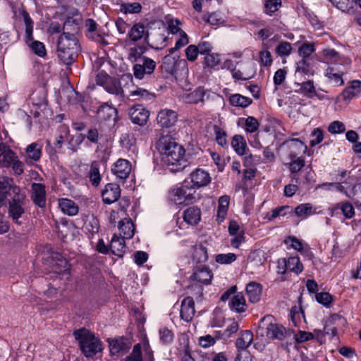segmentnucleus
Instances as JSON below:
<instances>
[{
	"label": "nucleus",
	"mask_w": 361,
	"mask_h": 361,
	"mask_svg": "<svg viewBox=\"0 0 361 361\" xmlns=\"http://www.w3.org/2000/svg\"><path fill=\"white\" fill-rule=\"evenodd\" d=\"M281 4V0H266L264 4L265 12L271 15L278 10Z\"/></svg>",
	"instance_id": "obj_56"
},
{
	"label": "nucleus",
	"mask_w": 361,
	"mask_h": 361,
	"mask_svg": "<svg viewBox=\"0 0 361 361\" xmlns=\"http://www.w3.org/2000/svg\"><path fill=\"white\" fill-rule=\"evenodd\" d=\"M170 197L176 205L187 206L195 203L199 197L194 188L183 185L170 191Z\"/></svg>",
	"instance_id": "obj_6"
},
{
	"label": "nucleus",
	"mask_w": 361,
	"mask_h": 361,
	"mask_svg": "<svg viewBox=\"0 0 361 361\" xmlns=\"http://www.w3.org/2000/svg\"><path fill=\"white\" fill-rule=\"evenodd\" d=\"M13 195L8 199V215L13 223L20 224L19 219L25 214L26 196L21 192L20 188H14Z\"/></svg>",
	"instance_id": "obj_5"
},
{
	"label": "nucleus",
	"mask_w": 361,
	"mask_h": 361,
	"mask_svg": "<svg viewBox=\"0 0 361 361\" xmlns=\"http://www.w3.org/2000/svg\"><path fill=\"white\" fill-rule=\"evenodd\" d=\"M59 207L61 211L69 216H73L78 214V207L71 200L62 199L59 201Z\"/></svg>",
	"instance_id": "obj_35"
},
{
	"label": "nucleus",
	"mask_w": 361,
	"mask_h": 361,
	"mask_svg": "<svg viewBox=\"0 0 361 361\" xmlns=\"http://www.w3.org/2000/svg\"><path fill=\"white\" fill-rule=\"evenodd\" d=\"M14 188H20L13 184V180L7 178H0V206L7 204L8 198L13 195Z\"/></svg>",
	"instance_id": "obj_14"
},
{
	"label": "nucleus",
	"mask_w": 361,
	"mask_h": 361,
	"mask_svg": "<svg viewBox=\"0 0 361 361\" xmlns=\"http://www.w3.org/2000/svg\"><path fill=\"white\" fill-rule=\"evenodd\" d=\"M220 62L219 56L216 54L209 53L204 57V63L207 67L214 68Z\"/></svg>",
	"instance_id": "obj_54"
},
{
	"label": "nucleus",
	"mask_w": 361,
	"mask_h": 361,
	"mask_svg": "<svg viewBox=\"0 0 361 361\" xmlns=\"http://www.w3.org/2000/svg\"><path fill=\"white\" fill-rule=\"evenodd\" d=\"M131 171L130 162L126 159H120L114 165L112 172L120 179H126Z\"/></svg>",
	"instance_id": "obj_22"
},
{
	"label": "nucleus",
	"mask_w": 361,
	"mask_h": 361,
	"mask_svg": "<svg viewBox=\"0 0 361 361\" xmlns=\"http://www.w3.org/2000/svg\"><path fill=\"white\" fill-rule=\"evenodd\" d=\"M122 10L125 13H137L142 9V6L138 2L126 3L121 5Z\"/></svg>",
	"instance_id": "obj_53"
},
{
	"label": "nucleus",
	"mask_w": 361,
	"mask_h": 361,
	"mask_svg": "<svg viewBox=\"0 0 361 361\" xmlns=\"http://www.w3.org/2000/svg\"><path fill=\"white\" fill-rule=\"evenodd\" d=\"M290 147L292 149V150L289 154L290 159H291L289 169L291 173H296L304 166L305 161L300 157H297L298 153L295 152V150H305L306 147L304 145L302 142L298 140V139H295L291 141Z\"/></svg>",
	"instance_id": "obj_7"
},
{
	"label": "nucleus",
	"mask_w": 361,
	"mask_h": 361,
	"mask_svg": "<svg viewBox=\"0 0 361 361\" xmlns=\"http://www.w3.org/2000/svg\"><path fill=\"white\" fill-rule=\"evenodd\" d=\"M324 60L326 63H334L339 59V54L333 49H325L322 51Z\"/></svg>",
	"instance_id": "obj_50"
},
{
	"label": "nucleus",
	"mask_w": 361,
	"mask_h": 361,
	"mask_svg": "<svg viewBox=\"0 0 361 361\" xmlns=\"http://www.w3.org/2000/svg\"><path fill=\"white\" fill-rule=\"evenodd\" d=\"M156 147L161 154V161L171 171H179L187 166L185 148L171 135L161 136L156 143Z\"/></svg>",
	"instance_id": "obj_1"
},
{
	"label": "nucleus",
	"mask_w": 361,
	"mask_h": 361,
	"mask_svg": "<svg viewBox=\"0 0 361 361\" xmlns=\"http://www.w3.org/2000/svg\"><path fill=\"white\" fill-rule=\"evenodd\" d=\"M145 51V48L143 46L134 44V46L128 49V59L131 63H135L144 58L145 56H142V54Z\"/></svg>",
	"instance_id": "obj_36"
},
{
	"label": "nucleus",
	"mask_w": 361,
	"mask_h": 361,
	"mask_svg": "<svg viewBox=\"0 0 361 361\" xmlns=\"http://www.w3.org/2000/svg\"><path fill=\"white\" fill-rule=\"evenodd\" d=\"M125 361H142L140 343H137L134 345L132 353L126 358Z\"/></svg>",
	"instance_id": "obj_51"
},
{
	"label": "nucleus",
	"mask_w": 361,
	"mask_h": 361,
	"mask_svg": "<svg viewBox=\"0 0 361 361\" xmlns=\"http://www.w3.org/2000/svg\"><path fill=\"white\" fill-rule=\"evenodd\" d=\"M80 46L78 39L73 33L63 32L58 39V56L66 66L71 65L78 56Z\"/></svg>",
	"instance_id": "obj_2"
},
{
	"label": "nucleus",
	"mask_w": 361,
	"mask_h": 361,
	"mask_svg": "<svg viewBox=\"0 0 361 361\" xmlns=\"http://www.w3.org/2000/svg\"><path fill=\"white\" fill-rule=\"evenodd\" d=\"M296 73H302L304 75H312L313 71L310 66L307 59H302L297 63Z\"/></svg>",
	"instance_id": "obj_45"
},
{
	"label": "nucleus",
	"mask_w": 361,
	"mask_h": 361,
	"mask_svg": "<svg viewBox=\"0 0 361 361\" xmlns=\"http://www.w3.org/2000/svg\"><path fill=\"white\" fill-rule=\"evenodd\" d=\"M102 200L105 204H111L121 197V188L116 183H108L102 191Z\"/></svg>",
	"instance_id": "obj_15"
},
{
	"label": "nucleus",
	"mask_w": 361,
	"mask_h": 361,
	"mask_svg": "<svg viewBox=\"0 0 361 361\" xmlns=\"http://www.w3.org/2000/svg\"><path fill=\"white\" fill-rule=\"evenodd\" d=\"M195 313V302L192 297H186L181 302L180 317L185 322H190Z\"/></svg>",
	"instance_id": "obj_18"
},
{
	"label": "nucleus",
	"mask_w": 361,
	"mask_h": 361,
	"mask_svg": "<svg viewBox=\"0 0 361 361\" xmlns=\"http://www.w3.org/2000/svg\"><path fill=\"white\" fill-rule=\"evenodd\" d=\"M262 287L255 281L250 282L246 286V293L250 302L252 303L257 302L261 298Z\"/></svg>",
	"instance_id": "obj_27"
},
{
	"label": "nucleus",
	"mask_w": 361,
	"mask_h": 361,
	"mask_svg": "<svg viewBox=\"0 0 361 361\" xmlns=\"http://www.w3.org/2000/svg\"><path fill=\"white\" fill-rule=\"evenodd\" d=\"M230 104L233 106L245 108L252 102V99L240 94H233L229 97Z\"/></svg>",
	"instance_id": "obj_37"
},
{
	"label": "nucleus",
	"mask_w": 361,
	"mask_h": 361,
	"mask_svg": "<svg viewBox=\"0 0 361 361\" xmlns=\"http://www.w3.org/2000/svg\"><path fill=\"white\" fill-rule=\"evenodd\" d=\"M295 213L298 217H306L312 213V206L310 203L301 204L295 207Z\"/></svg>",
	"instance_id": "obj_44"
},
{
	"label": "nucleus",
	"mask_w": 361,
	"mask_h": 361,
	"mask_svg": "<svg viewBox=\"0 0 361 361\" xmlns=\"http://www.w3.org/2000/svg\"><path fill=\"white\" fill-rule=\"evenodd\" d=\"M211 96V92L202 87L196 88L194 91L183 95V99L188 104L202 103L204 104Z\"/></svg>",
	"instance_id": "obj_11"
},
{
	"label": "nucleus",
	"mask_w": 361,
	"mask_h": 361,
	"mask_svg": "<svg viewBox=\"0 0 361 361\" xmlns=\"http://www.w3.org/2000/svg\"><path fill=\"white\" fill-rule=\"evenodd\" d=\"M179 63H183V65L186 64L185 60H180V54L174 56L166 55L163 58L162 68L167 73L173 75L176 73V66Z\"/></svg>",
	"instance_id": "obj_24"
},
{
	"label": "nucleus",
	"mask_w": 361,
	"mask_h": 361,
	"mask_svg": "<svg viewBox=\"0 0 361 361\" xmlns=\"http://www.w3.org/2000/svg\"><path fill=\"white\" fill-rule=\"evenodd\" d=\"M229 307L231 310L238 313H242L246 310L245 299L242 293L235 295L229 302Z\"/></svg>",
	"instance_id": "obj_34"
},
{
	"label": "nucleus",
	"mask_w": 361,
	"mask_h": 361,
	"mask_svg": "<svg viewBox=\"0 0 361 361\" xmlns=\"http://www.w3.org/2000/svg\"><path fill=\"white\" fill-rule=\"evenodd\" d=\"M231 145L239 155L245 154L246 142L241 135H236L233 137Z\"/></svg>",
	"instance_id": "obj_41"
},
{
	"label": "nucleus",
	"mask_w": 361,
	"mask_h": 361,
	"mask_svg": "<svg viewBox=\"0 0 361 361\" xmlns=\"http://www.w3.org/2000/svg\"><path fill=\"white\" fill-rule=\"evenodd\" d=\"M128 37L133 42L144 38L145 42L149 44V33L142 23H135L128 31Z\"/></svg>",
	"instance_id": "obj_16"
},
{
	"label": "nucleus",
	"mask_w": 361,
	"mask_h": 361,
	"mask_svg": "<svg viewBox=\"0 0 361 361\" xmlns=\"http://www.w3.org/2000/svg\"><path fill=\"white\" fill-rule=\"evenodd\" d=\"M90 180L94 186H97L100 183L101 176L96 162L92 163L91 165L90 171Z\"/></svg>",
	"instance_id": "obj_43"
},
{
	"label": "nucleus",
	"mask_w": 361,
	"mask_h": 361,
	"mask_svg": "<svg viewBox=\"0 0 361 361\" xmlns=\"http://www.w3.org/2000/svg\"><path fill=\"white\" fill-rule=\"evenodd\" d=\"M30 47L32 51L39 56H44L46 55V49L42 42L39 41H34L31 43Z\"/></svg>",
	"instance_id": "obj_64"
},
{
	"label": "nucleus",
	"mask_w": 361,
	"mask_h": 361,
	"mask_svg": "<svg viewBox=\"0 0 361 361\" xmlns=\"http://www.w3.org/2000/svg\"><path fill=\"white\" fill-rule=\"evenodd\" d=\"M97 117L99 121L114 125L118 120L117 109L108 103H104L99 106L97 111Z\"/></svg>",
	"instance_id": "obj_9"
},
{
	"label": "nucleus",
	"mask_w": 361,
	"mask_h": 361,
	"mask_svg": "<svg viewBox=\"0 0 361 361\" xmlns=\"http://www.w3.org/2000/svg\"><path fill=\"white\" fill-rule=\"evenodd\" d=\"M105 90L111 93L116 95L122 94L123 90L121 87L120 82L116 79H110V82L106 83Z\"/></svg>",
	"instance_id": "obj_42"
},
{
	"label": "nucleus",
	"mask_w": 361,
	"mask_h": 361,
	"mask_svg": "<svg viewBox=\"0 0 361 361\" xmlns=\"http://www.w3.org/2000/svg\"><path fill=\"white\" fill-rule=\"evenodd\" d=\"M228 232L233 238L231 239V245L234 248H238L240 245L245 242V234L240 227H228Z\"/></svg>",
	"instance_id": "obj_33"
},
{
	"label": "nucleus",
	"mask_w": 361,
	"mask_h": 361,
	"mask_svg": "<svg viewBox=\"0 0 361 361\" xmlns=\"http://www.w3.org/2000/svg\"><path fill=\"white\" fill-rule=\"evenodd\" d=\"M213 279L212 271L206 265L197 266L195 268L193 274L190 279L197 283L209 285L212 283Z\"/></svg>",
	"instance_id": "obj_12"
},
{
	"label": "nucleus",
	"mask_w": 361,
	"mask_h": 361,
	"mask_svg": "<svg viewBox=\"0 0 361 361\" xmlns=\"http://www.w3.org/2000/svg\"><path fill=\"white\" fill-rule=\"evenodd\" d=\"M253 334L252 331L245 330L243 331L240 336L235 341V346L238 350H245L252 343Z\"/></svg>",
	"instance_id": "obj_32"
},
{
	"label": "nucleus",
	"mask_w": 361,
	"mask_h": 361,
	"mask_svg": "<svg viewBox=\"0 0 361 361\" xmlns=\"http://www.w3.org/2000/svg\"><path fill=\"white\" fill-rule=\"evenodd\" d=\"M291 207L288 206H282L272 209L270 213L267 214V218L269 220H272L278 216H284L287 211L290 212Z\"/></svg>",
	"instance_id": "obj_52"
},
{
	"label": "nucleus",
	"mask_w": 361,
	"mask_h": 361,
	"mask_svg": "<svg viewBox=\"0 0 361 361\" xmlns=\"http://www.w3.org/2000/svg\"><path fill=\"white\" fill-rule=\"evenodd\" d=\"M294 338L298 343H302L313 339L314 335L311 332L299 331V332L295 335Z\"/></svg>",
	"instance_id": "obj_58"
},
{
	"label": "nucleus",
	"mask_w": 361,
	"mask_h": 361,
	"mask_svg": "<svg viewBox=\"0 0 361 361\" xmlns=\"http://www.w3.org/2000/svg\"><path fill=\"white\" fill-rule=\"evenodd\" d=\"M284 243L299 252L303 249L302 243L295 237L288 236L285 239Z\"/></svg>",
	"instance_id": "obj_62"
},
{
	"label": "nucleus",
	"mask_w": 361,
	"mask_h": 361,
	"mask_svg": "<svg viewBox=\"0 0 361 361\" xmlns=\"http://www.w3.org/2000/svg\"><path fill=\"white\" fill-rule=\"evenodd\" d=\"M335 6L342 11H349L353 8L354 0H329Z\"/></svg>",
	"instance_id": "obj_48"
},
{
	"label": "nucleus",
	"mask_w": 361,
	"mask_h": 361,
	"mask_svg": "<svg viewBox=\"0 0 361 361\" xmlns=\"http://www.w3.org/2000/svg\"><path fill=\"white\" fill-rule=\"evenodd\" d=\"M287 329L276 322L275 318L271 315L262 317L256 331L257 336L267 337L271 340H283L287 336Z\"/></svg>",
	"instance_id": "obj_4"
},
{
	"label": "nucleus",
	"mask_w": 361,
	"mask_h": 361,
	"mask_svg": "<svg viewBox=\"0 0 361 361\" xmlns=\"http://www.w3.org/2000/svg\"><path fill=\"white\" fill-rule=\"evenodd\" d=\"M63 30V32H69L70 33H73L75 35V33H76L79 30L78 23L75 19L69 17L64 22Z\"/></svg>",
	"instance_id": "obj_47"
},
{
	"label": "nucleus",
	"mask_w": 361,
	"mask_h": 361,
	"mask_svg": "<svg viewBox=\"0 0 361 361\" xmlns=\"http://www.w3.org/2000/svg\"><path fill=\"white\" fill-rule=\"evenodd\" d=\"M17 159L15 153L4 144H0V166L8 167Z\"/></svg>",
	"instance_id": "obj_25"
},
{
	"label": "nucleus",
	"mask_w": 361,
	"mask_h": 361,
	"mask_svg": "<svg viewBox=\"0 0 361 361\" xmlns=\"http://www.w3.org/2000/svg\"><path fill=\"white\" fill-rule=\"evenodd\" d=\"M157 120L161 127L169 128L176 122L177 114L169 109L161 110L158 114Z\"/></svg>",
	"instance_id": "obj_20"
},
{
	"label": "nucleus",
	"mask_w": 361,
	"mask_h": 361,
	"mask_svg": "<svg viewBox=\"0 0 361 361\" xmlns=\"http://www.w3.org/2000/svg\"><path fill=\"white\" fill-rule=\"evenodd\" d=\"M75 339L78 342L82 354L86 357H93L102 351V343L100 339L89 330L82 328L73 332Z\"/></svg>",
	"instance_id": "obj_3"
},
{
	"label": "nucleus",
	"mask_w": 361,
	"mask_h": 361,
	"mask_svg": "<svg viewBox=\"0 0 361 361\" xmlns=\"http://www.w3.org/2000/svg\"><path fill=\"white\" fill-rule=\"evenodd\" d=\"M214 130L216 142L222 147L226 146L227 145L226 132L216 125L214 126Z\"/></svg>",
	"instance_id": "obj_49"
},
{
	"label": "nucleus",
	"mask_w": 361,
	"mask_h": 361,
	"mask_svg": "<svg viewBox=\"0 0 361 361\" xmlns=\"http://www.w3.org/2000/svg\"><path fill=\"white\" fill-rule=\"evenodd\" d=\"M314 51V48L312 44L305 43L299 48L298 52L300 56H302V59H306Z\"/></svg>",
	"instance_id": "obj_61"
},
{
	"label": "nucleus",
	"mask_w": 361,
	"mask_h": 361,
	"mask_svg": "<svg viewBox=\"0 0 361 361\" xmlns=\"http://www.w3.org/2000/svg\"><path fill=\"white\" fill-rule=\"evenodd\" d=\"M131 121L136 125L145 126L149 118V112L142 105L137 104L129 109L128 112Z\"/></svg>",
	"instance_id": "obj_13"
},
{
	"label": "nucleus",
	"mask_w": 361,
	"mask_h": 361,
	"mask_svg": "<svg viewBox=\"0 0 361 361\" xmlns=\"http://www.w3.org/2000/svg\"><path fill=\"white\" fill-rule=\"evenodd\" d=\"M109 247L112 254L118 257H123L126 252V245L125 240L116 233L114 234Z\"/></svg>",
	"instance_id": "obj_23"
},
{
	"label": "nucleus",
	"mask_w": 361,
	"mask_h": 361,
	"mask_svg": "<svg viewBox=\"0 0 361 361\" xmlns=\"http://www.w3.org/2000/svg\"><path fill=\"white\" fill-rule=\"evenodd\" d=\"M183 217L188 225H196L201 220V210L195 206L188 207L184 211Z\"/></svg>",
	"instance_id": "obj_26"
},
{
	"label": "nucleus",
	"mask_w": 361,
	"mask_h": 361,
	"mask_svg": "<svg viewBox=\"0 0 361 361\" xmlns=\"http://www.w3.org/2000/svg\"><path fill=\"white\" fill-rule=\"evenodd\" d=\"M291 44L288 42H281L276 47V53L281 56H288L291 52Z\"/></svg>",
	"instance_id": "obj_60"
},
{
	"label": "nucleus",
	"mask_w": 361,
	"mask_h": 361,
	"mask_svg": "<svg viewBox=\"0 0 361 361\" xmlns=\"http://www.w3.org/2000/svg\"><path fill=\"white\" fill-rule=\"evenodd\" d=\"M202 20L212 25H217L223 22L221 18L216 13L204 15Z\"/></svg>",
	"instance_id": "obj_59"
},
{
	"label": "nucleus",
	"mask_w": 361,
	"mask_h": 361,
	"mask_svg": "<svg viewBox=\"0 0 361 361\" xmlns=\"http://www.w3.org/2000/svg\"><path fill=\"white\" fill-rule=\"evenodd\" d=\"M312 140H310V145L312 147L315 146L324 139L323 131L320 128H314L311 133Z\"/></svg>",
	"instance_id": "obj_57"
},
{
	"label": "nucleus",
	"mask_w": 361,
	"mask_h": 361,
	"mask_svg": "<svg viewBox=\"0 0 361 361\" xmlns=\"http://www.w3.org/2000/svg\"><path fill=\"white\" fill-rule=\"evenodd\" d=\"M32 200L39 207L43 208L46 205L45 187L41 183H32Z\"/></svg>",
	"instance_id": "obj_19"
},
{
	"label": "nucleus",
	"mask_w": 361,
	"mask_h": 361,
	"mask_svg": "<svg viewBox=\"0 0 361 361\" xmlns=\"http://www.w3.org/2000/svg\"><path fill=\"white\" fill-rule=\"evenodd\" d=\"M328 130L331 134L343 133L345 130V125L338 121L331 122L329 127Z\"/></svg>",
	"instance_id": "obj_55"
},
{
	"label": "nucleus",
	"mask_w": 361,
	"mask_h": 361,
	"mask_svg": "<svg viewBox=\"0 0 361 361\" xmlns=\"http://www.w3.org/2000/svg\"><path fill=\"white\" fill-rule=\"evenodd\" d=\"M48 262L51 268L50 271L55 274H60L68 269V262L60 253H53Z\"/></svg>",
	"instance_id": "obj_17"
},
{
	"label": "nucleus",
	"mask_w": 361,
	"mask_h": 361,
	"mask_svg": "<svg viewBox=\"0 0 361 361\" xmlns=\"http://www.w3.org/2000/svg\"><path fill=\"white\" fill-rule=\"evenodd\" d=\"M22 16L23 18L24 23L25 25V39L27 43H28L29 42L33 40L32 31L34 23L29 13L27 11H23L22 12Z\"/></svg>",
	"instance_id": "obj_38"
},
{
	"label": "nucleus",
	"mask_w": 361,
	"mask_h": 361,
	"mask_svg": "<svg viewBox=\"0 0 361 361\" xmlns=\"http://www.w3.org/2000/svg\"><path fill=\"white\" fill-rule=\"evenodd\" d=\"M343 71L338 70L336 67H329L325 72V76L328 78L329 82L337 86H341L344 84L342 78Z\"/></svg>",
	"instance_id": "obj_28"
},
{
	"label": "nucleus",
	"mask_w": 361,
	"mask_h": 361,
	"mask_svg": "<svg viewBox=\"0 0 361 361\" xmlns=\"http://www.w3.org/2000/svg\"><path fill=\"white\" fill-rule=\"evenodd\" d=\"M288 264V269L289 271L295 273L296 274H300L303 271V265L301 263L299 257L293 256L286 259Z\"/></svg>",
	"instance_id": "obj_39"
},
{
	"label": "nucleus",
	"mask_w": 361,
	"mask_h": 361,
	"mask_svg": "<svg viewBox=\"0 0 361 361\" xmlns=\"http://www.w3.org/2000/svg\"><path fill=\"white\" fill-rule=\"evenodd\" d=\"M229 205V197L227 195H223L219 199V206L216 216V221L217 224H221L226 215L227 210Z\"/></svg>",
	"instance_id": "obj_30"
},
{
	"label": "nucleus",
	"mask_w": 361,
	"mask_h": 361,
	"mask_svg": "<svg viewBox=\"0 0 361 361\" xmlns=\"http://www.w3.org/2000/svg\"><path fill=\"white\" fill-rule=\"evenodd\" d=\"M27 157L32 160L37 161L39 160L42 154V147L39 144L33 142L26 148Z\"/></svg>",
	"instance_id": "obj_40"
},
{
	"label": "nucleus",
	"mask_w": 361,
	"mask_h": 361,
	"mask_svg": "<svg viewBox=\"0 0 361 361\" xmlns=\"http://www.w3.org/2000/svg\"><path fill=\"white\" fill-rule=\"evenodd\" d=\"M203 243H197L192 247V259L197 263L204 262L208 259L207 247Z\"/></svg>",
	"instance_id": "obj_29"
},
{
	"label": "nucleus",
	"mask_w": 361,
	"mask_h": 361,
	"mask_svg": "<svg viewBox=\"0 0 361 361\" xmlns=\"http://www.w3.org/2000/svg\"><path fill=\"white\" fill-rule=\"evenodd\" d=\"M190 177L193 185L197 188L205 186L211 181L209 173L200 169H197L195 171H192Z\"/></svg>",
	"instance_id": "obj_21"
},
{
	"label": "nucleus",
	"mask_w": 361,
	"mask_h": 361,
	"mask_svg": "<svg viewBox=\"0 0 361 361\" xmlns=\"http://www.w3.org/2000/svg\"><path fill=\"white\" fill-rule=\"evenodd\" d=\"M361 92V81L353 80L350 85L346 87L342 92L341 96L345 100H350L357 96Z\"/></svg>",
	"instance_id": "obj_31"
},
{
	"label": "nucleus",
	"mask_w": 361,
	"mask_h": 361,
	"mask_svg": "<svg viewBox=\"0 0 361 361\" xmlns=\"http://www.w3.org/2000/svg\"><path fill=\"white\" fill-rule=\"evenodd\" d=\"M316 300L325 307H329L333 301V296L327 292L317 293Z\"/></svg>",
	"instance_id": "obj_46"
},
{
	"label": "nucleus",
	"mask_w": 361,
	"mask_h": 361,
	"mask_svg": "<svg viewBox=\"0 0 361 361\" xmlns=\"http://www.w3.org/2000/svg\"><path fill=\"white\" fill-rule=\"evenodd\" d=\"M156 66L157 63L153 59L144 56L133 66L134 75L137 79H142L145 75L152 74Z\"/></svg>",
	"instance_id": "obj_8"
},
{
	"label": "nucleus",
	"mask_w": 361,
	"mask_h": 361,
	"mask_svg": "<svg viewBox=\"0 0 361 361\" xmlns=\"http://www.w3.org/2000/svg\"><path fill=\"white\" fill-rule=\"evenodd\" d=\"M107 342L111 355L121 356L126 354L130 348V343L124 337L108 338Z\"/></svg>",
	"instance_id": "obj_10"
},
{
	"label": "nucleus",
	"mask_w": 361,
	"mask_h": 361,
	"mask_svg": "<svg viewBox=\"0 0 361 361\" xmlns=\"http://www.w3.org/2000/svg\"><path fill=\"white\" fill-rule=\"evenodd\" d=\"M161 341L164 343H169L173 339V334L172 331L164 327L159 330Z\"/></svg>",
	"instance_id": "obj_63"
}]
</instances>
